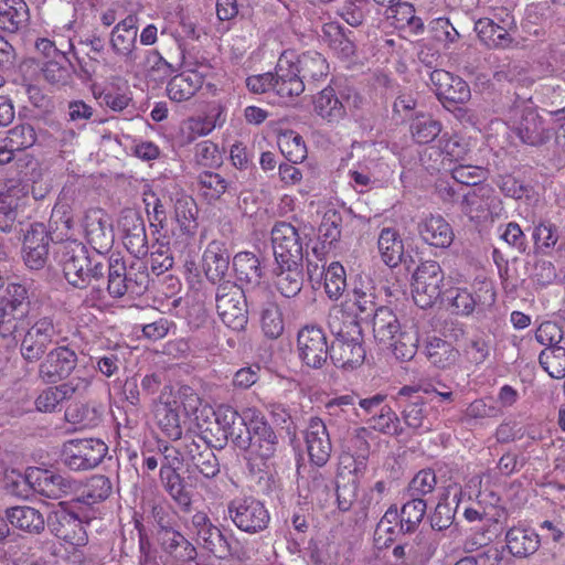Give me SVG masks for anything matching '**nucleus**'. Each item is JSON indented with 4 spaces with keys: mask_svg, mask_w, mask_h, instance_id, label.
Returning a JSON list of instances; mask_svg holds the SVG:
<instances>
[{
    "mask_svg": "<svg viewBox=\"0 0 565 565\" xmlns=\"http://www.w3.org/2000/svg\"><path fill=\"white\" fill-rule=\"evenodd\" d=\"M417 231L426 244L437 248L449 247L455 238L452 227L441 215L431 214L423 218Z\"/></svg>",
    "mask_w": 565,
    "mask_h": 565,
    "instance_id": "nucleus-23",
    "label": "nucleus"
},
{
    "mask_svg": "<svg viewBox=\"0 0 565 565\" xmlns=\"http://www.w3.org/2000/svg\"><path fill=\"white\" fill-rule=\"evenodd\" d=\"M233 266L237 280L247 288L259 286L262 280L260 262L250 252H241L234 256Z\"/></svg>",
    "mask_w": 565,
    "mask_h": 565,
    "instance_id": "nucleus-32",
    "label": "nucleus"
},
{
    "mask_svg": "<svg viewBox=\"0 0 565 565\" xmlns=\"http://www.w3.org/2000/svg\"><path fill=\"white\" fill-rule=\"evenodd\" d=\"M107 451L108 447L102 439H72L64 443L61 459L71 470H89L103 461Z\"/></svg>",
    "mask_w": 565,
    "mask_h": 565,
    "instance_id": "nucleus-7",
    "label": "nucleus"
},
{
    "mask_svg": "<svg viewBox=\"0 0 565 565\" xmlns=\"http://www.w3.org/2000/svg\"><path fill=\"white\" fill-rule=\"evenodd\" d=\"M427 501V499L409 498V500L403 504L399 518L401 529L404 532H414L420 524L426 513Z\"/></svg>",
    "mask_w": 565,
    "mask_h": 565,
    "instance_id": "nucleus-46",
    "label": "nucleus"
},
{
    "mask_svg": "<svg viewBox=\"0 0 565 565\" xmlns=\"http://www.w3.org/2000/svg\"><path fill=\"white\" fill-rule=\"evenodd\" d=\"M431 408L424 402H413L405 406L403 418L405 424L413 429H424L428 431L433 427L429 418Z\"/></svg>",
    "mask_w": 565,
    "mask_h": 565,
    "instance_id": "nucleus-50",
    "label": "nucleus"
},
{
    "mask_svg": "<svg viewBox=\"0 0 565 565\" xmlns=\"http://www.w3.org/2000/svg\"><path fill=\"white\" fill-rule=\"evenodd\" d=\"M19 481L23 482L34 491L47 498L57 499L73 490V483L70 479L51 470L30 467L24 476L18 475Z\"/></svg>",
    "mask_w": 565,
    "mask_h": 565,
    "instance_id": "nucleus-12",
    "label": "nucleus"
},
{
    "mask_svg": "<svg viewBox=\"0 0 565 565\" xmlns=\"http://www.w3.org/2000/svg\"><path fill=\"white\" fill-rule=\"evenodd\" d=\"M425 352L428 361L440 370L451 367L459 358V351L451 343L437 337L427 341Z\"/></svg>",
    "mask_w": 565,
    "mask_h": 565,
    "instance_id": "nucleus-33",
    "label": "nucleus"
},
{
    "mask_svg": "<svg viewBox=\"0 0 565 565\" xmlns=\"http://www.w3.org/2000/svg\"><path fill=\"white\" fill-rule=\"evenodd\" d=\"M182 135L188 141H192L199 137L207 136L213 131V126L204 118L203 115L190 117L182 122Z\"/></svg>",
    "mask_w": 565,
    "mask_h": 565,
    "instance_id": "nucleus-62",
    "label": "nucleus"
},
{
    "mask_svg": "<svg viewBox=\"0 0 565 565\" xmlns=\"http://www.w3.org/2000/svg\"><path fill=\"white\" fill-rule=\"evenodd\" d=\"M306 448L310 461L322 467L331 455V441L324 423L319 418H311L305 431Z\"/></svg>",
    "mask_w": 565,
    "mask_h": 565,
    "instance_id": "nucleus-20",
    "label": "nucleus"
},
{
    "mask_svg": "<svg viewBox=\"0 0 565 565\" xmlns=\"http://www.w3.org/2000/svg\"><path fill=\"white\" fill-rule=\"evenodd\" d=\"M216 423L222 428L226 438H231L239 446V440L245 439L244 423H242V413L238 414L231 406H220L215 412Z\"/></svg>",
    "mask_w": 565,
    "mask_h": 565,
    "instance_id": "nucleus-41",
    "label": "nucleus"
},
{
    "mask_svg": "<svg viewBox=\"0 0 565 565\" xmlns=\"http://www.w3.org/2000/svg\"><path fill=\"white\" fill-rule=\"evenodd\" d=\"M216 310L223 323L233 330H243L247 323L246 299L243 290L231 284L218 287Z\"/></svg>",
    "mask_w": 565,
    "mask_h": 565,
    "instance_id": "nucleus-9",
    "label": "nucleus"
},
{
    "mask_svg": "<svg viewBox=\"0 0 565 565\" xmlns=\"http://www.w3.org/2000/svg\"><path fill=\"white\" fill-rule=\"evenodd\" d=\"M370 426L373 429L386 433L398 435L402 429L399 427V419L395 412H393L390 407L381 408V414L379 416H374L370 419Z\"/></svg>",
    "mask_w": 565,
    "mask_h": 565,
    "instance_id": "nucleus-63",
    "label": "nucleus"
},
{
    "mask_svg": "<svg viewBox=\"0 0 565 565\" xmlns=\"http://www.w3.org/2000/svg\"><path fill=\"white\" fill-rule=\"evenodd\" d=\"M111 492V484L108 478L104 476L92 477L84 487V501L88 504L103 501Z\"/></svg>",
    "mask_w": 565,
    "mask_h": 565,
    "instance_id": "nucleus-58",
    "label": "nucleus"
},
{
    "mask_svg": "<svg viewBox=\"0 0 565 565\" xmlns=\"http://www.w3.org/2000/svg\"><path fill=\"white\" fill-rule=\"evenodd\" d=\"M374 279L371 274L361 273L355 278V326L359 333L364 331L363 324L372 328L374 338L380 342H390L402 331L396 315L387 307L375 308Z\"/></svg>",
    "mask_w": 565,
    "mask_h": 565,
    "instance_id": "nucleus-1",
    "label": "nucleus"
},
{
    "mask_svg": "<svg viewBox=\"0 0 565 565\" xmlns=\"http://www.w3.org/2000/svg\"><path fill=\"white\" fill-rule=\"evenodd\" d=\"M200 193L207 201L218 200L227 189V182L220 174L205 171L199 178Z\"/></svg>",
    "mask_w": 565,
    "mask_h": 565,
    "instance_id": "nucleus-55",
    "label": "nucleus"
},
{
    "mask_svg": "<svg viewBox=\"0 0 565 565\" xmlns=\"http://www.w3.org/2000/svg\"><path fill=\"white\" fill-rule=\"evenodd\" d=\"M199 395L186 385L167 386L154 405V418L162 434L172 439L181 438L185 417L196 411Z\"/></svg>",
    "mask_w": 565,
    "mask_h": 565,
    "instance_id": "nucleus-4",
    "label": "nucleus"
},
{
    "mask_svg": "<svg viewBox=\"0 0 565 565\" xmlns=\"http://www.w3.org/2000/svg\"><path fill=\"white\" fill-rule=\"evenodd\" d=\"M204 75L195 70H188L174 75L167 85L168 97L175 103L190 99L202 87Z\"/></svg>",
    "mask_w": 565,
    "mask_h": 565,
    "instance_id": "nucleus-28",
    "label": "nucleus"
},
{
    "mask_svg": "<svg viewBox=\"0 0 565 565\" xmlns=\"http://www.w3.org/2000/svg\"><path fill=\"white\" fill-rule=\"evenodd\" d=\"M437 484V479L434 470L423 469L418 471L407 487L408 498L425 499V497L433 494Z\"/></svg>",
    "mask_w": 565,
    "mask_h": 565,
    "instance_id": "nucleus-52",
    "label": "nucleus"
},
{
    "mask_svg": "<svg viewBox=\"0 0 565 565\" xmlns=\"http://www.w3.org/2000/svg\"><path fill=\"white\" fill-rule=\"evenodd\" d=\"M89 386V381L85 377H73L68 382L49 387L36 398L35 405L40 412H52L64 399L70 398L76 393L84 392Z\"/></svg>",
    "mask_w": 565,
    "mask_h": 565,
    "instance_id": "nucleus-24",
    "label": "nucleus"
},
{
    "mask_svg": "<svg viewBox=\"0 0 565 565\" xmlns=\"http://www.w3.org/2000/svg\"><path fill=\"white\" fill-rule=\"evenodd\" d=\"M313 109L318 116L329 122L338 121L344 115V107L331 87L322 89L315 97Z\"/></svg>",
    "mask_w": 565,
    "mask_h": 565,
    "instance_id": "nucleus-36",
    "label": "nucleus"
},
{
    "mask_svg": "<svg viewBox=\"0 0 565 565\" xmlns=\"http://www.w3.org/2000/svg\"><path fill=\"white\" fill-rule=\"evenodd\" d=\"M47 524L51 532L72 547L87 543V534L81 520L63 503H60L49 515Z\"/></svg>",
    "mask_w": 565,
    "mask_h": 565,
    "instance_id": "nucleus-14",
    "label": "nucleus"
},
{
    "mask_svg": "<svg viewBox=\"0 0 565 565\" xmlns=\"http://www.w3.org/2000/svg\"><path fill=\"white\" fill-rule=\"evenodd\" d=\"M439 148L449 161L463 160L469 151L468 143L461 137L447 132L439 139Z\"/></svg>",
    "mask_w": 565,
    "mask_h": 565,
    "instance_id": "nucleus-57",
    "label": "nucleus"
},
{
    "mask_svg": "<svg viewBox=\"0 0 565 565\" xmlns=\"http://www.w3.org/2000/svg\"><path fill=\"white\" fill-rule=\"evenodd\" d=\"M173 203V218L184 235H194L198 228V206L194 199L179 189L170 196Z\"/></svg>",
    "mask_w": 565,
    "mask_h": 565,
    "instance_id": "nucleus-25",
    "label": "nucleus"
},
{
    "mask_svg": "<svg viewBox=\"0 0 565 565\" xmlns=\"http://www.w3.org/2000/svg\"><path fill=\"white\" fill-rule=\"evenodd\" d=\"M52 220L67 231H74L78 225L81 233L93 249L102 255L110 249L114 243L113 224L108 213L96 206L79 210L74 216L66 203H57L52 211Z\"/></svg>",
    "mask_w": 565,
    "mask_h": 565,
    "instance_id": "nucleus-2",
    "label": "nucleus"
},
{
    "mask_svg": "<svg viewBox=\"0 0 565 565\" xmlns=\"http://www.w3.org/2000/svg\"><path fill=\"white\" fill-rule=\"evenodd\" d=\"M51 236L43 224H34L24 236L22 257L25 265L33 270L44 267L49 258Z\"/></svg>",
    "mask_w": 565,
    "mask_h": 565,
    "instance_id": "nucleus-18",
    "label": "nucleus"
},
{
    "mask_svg": "<svg viewBox=\"0 0 565 565\" xmlns=\"http://www.w3.org/2000/svg\"><path fill=\"white\" fill-rule=\"evenodd\" d=\"M213 541L206 550H209L216 557L224 559L227 557H236L242 559L244 555L238 550V542L232 536H225L221 531L214 532Z\"/></svg>",
    "mask_w": 565,
    "mask_h": 565,
    "instance_id": "nucleus-56",
    "label": "nucleus"
},
{
    "mask_svg": "<svg viewBox=\"0 0 565 565\" xmlns=\"http://www.w3.org/2000/svg\"><path fill=\"white\" fill-rule=\"evenodd\" d=\"M228 260L230 257L220 243H210L203 255L204 269L209 279L213 281L222 279L228 269Z\"/></svg>",
    "mask_w": 565,
    "mask_h": 565,
    "instance_id": "nucleus-35",
    "label": "nucleus"
},
{
    "mask_svg": "<svg viewBox=\"0 0 565 565\" xmlns=\"http://www.w3.org/2000/svg\"><path fill=\"white\" fill-rule=\"evenodd\" d=\"M532 238L536 253L550 254L558 242V232L555 224L548 220H540L534 222Z\"/></svg>",
    "mask_w": 565,
    "mask_h": 565,
    "instance_id": "nucleus-44",
    "label": "nucleus"
},
{
    "mask_svg": "<svg viewBox=\"0 0 565 565\" xmlns=\"http://www.w3.org/2000/svg\"><path fill=\"white\" fill-rule=\"evenodd\" d=\"M65 418L68 423L85 428L95 426L99 414L95 408H90L87 405L74 404L66 409Z\"/></svg>",
    "mask_w": 565,
    "mask_h": 565,
    "instance_id": "nucleus-59",
    "label": "nucleus"
},
{
    "mask_svg": "<svg viewBox=\"0 0 565 565\" xmlns=\"http://www.w3.org/2000/svg\"><path fill=\"white\" fill-rule=\"evenodd\" d=\"M540 365L553 379L565 376V348H545L539 356Z\"/></svg>",
    "mask_w": 565,
    "mask_h": 565,
    "instance_id": "nucleus-49",
    "label": "nucleus"
},
{
    "mask_svg": "<svg viewBox=\"0 0 565 565\" xmlns=\"http://www.w3.org/2000/svg\"><path fill=\"white\" fill-rule=\"evenodd\" d=\"M444 273L435 260L423 262L413 273L412 295L423 309L431 307L440 297Z\"/></svg>",
    "mask_w": 565,
    "mask_h": 565,
    "instance_id": "nucleus-8",
    "label": "nucleus"
},
{
    "mask_svg": "<svg viewBox=\"0 0 565 565\" xmlns=\"http://www.w3.org/2000/svg\"><path fill=\"white\" fill-rule=\"evenodd\" d=\"M119 228L126 234V244H132L138 247V252L146 246V231L142 221L134 211L122 212L119 221Z\"/></svg>",
    "mask_w": 565,
    "mask_h": 565,
    "instance_id": "nucleus-43",
    "label": "nucleus"
},
{
    "mask_svg": "<svg viewBox=\"0 0 565 565\" xmlns=\"http://www.w3.org/2000/svg\"><path fill=\"white\" fill-rule=\"evenodd\" d=\"M271 244L276 263L302 262V239L294 225L285 222L276 224L271 230Z\"/></svg>",
    "mask_w": 565,
    "mask_h": 565,
    "instance_id": "nucleus-16",
    "label": "nucleus"
},
{
    "mask_svg": "<svg viewBox=\"0 0 565 565\" xmlns=\"http://www.w3.org/2000/svg\"><path fill=\"white\" fill-rule=\"evenodd\" d=\"M163 545L181 561H192L195 558V547L179 532L166 531Z\"/></svg>",
    "mask_w": 565,
    "mask_h": 565,
    "instance_id": "nucleus-53",
    "label": "nucleus"
},
{
    "mask_svg": "<svg viewBox=\"0 0 565 565\" xmlns=\"http://www.w3.org/2000/svg\"><path fill=\"white\" fill-rule=\"evenodd\" d=\"M514 130L521 141L530 146H540L550 138L543 118L530 106L520 109L519 119L514 121Z\"/></svg>",
    "mask_w": 565,
    "mask_h": 565,
    "instance_id": "nucleus-21",
    "label": "nucleus"
},
{
    "mask_svg": "<svg viewBox=\"0 0 565 565\" xmlns=\"http://www.w3.org/2000/svg\"><path fill=\"white\" fill-rule=\"evenodd\" d=\"M504 539L509 553L516 558L533 555L541 545L539 534L530 527L513 526L507 531Z\"/></svg>",
    "mask_w": 565,
    "mask_h": 565,
    "instance_id": "nucleus-27",
    "label": "nucleus"
},
{
    "mask_svg": "<svg viewBox=\"0 0 565 565\" xmlns=\"http://www.w3.org/2000/svg\"><path fill=\"white\" fill-rule=\"evenodd\" d=\"M55 335L53 320L43 317L36 320L24 334L21 342V354L28 361H36L44 353Z\"/></svg>",
    "mask_w": 565,
    "mask_h": 565,
    "instance_id": "nucleus-17",
    "label": "nucleus"
},
{
    "mask_svg": "<svg viewBox=\"0 0 565 565\" xmlns=\"http://www.w3.org/2000/svg\"><path fill=\"white\" fill-rule=\"evenodd\" d=\"M75 353L61 347L52 350L40 365V376L47 383H55L66 377L75 367Z\"/></svg>",
    "mask_w": 565,
    "mask_h": 565,
    "instance_id": "nucleus-22",
    "label": "nucleus"
},
{
    "mask_svg": "<svg viewBox=\"0 0 565 565\" xmlns=\"http://www.w3.org/2000/svg\"><path fill=\"white\" fill-rule=\"evenodd\" d=\"M136 38L137 19L128 15L113 29L110 44L118 55L129 56L135 49Z\"/></svg>",
    "mask_w": 565,
    "mask_h": 565,
    "instance_id": "nucleus-31",
    "label": "nucleus"
},
{
    "mask_svg": "<svg viewBox=\"0 0 565 565\" xmlns=\"http://www.w3.org/2000/svg\"><path fill=\"white\" fill-rule=\"evenodd\" d=\"M393 354L399 361H411L418 348V334L412 328L404 329L391 340Z\"/></svg>",
    "mask_w": 565,
    "mask_h": 565,
    "instance_id": "nucleus-48",
    "label": "nucleus"
},
{
    "mask_svg": "<svg viewBox=\"0 0 565 565\" xmlns=\"http://www.w3.org/2000/svg\"><path fill=\"white\" fill-rule=\"evenodd\" d=\"M260 328L265 337L278 339L285 330V318L276 302H267L260 310Z\"/></svg>",
    "mask_w": 565,
    "mask_h": 565,
    "instance_id": "nucleus-42",
    "label": "nucleus"
},
{
    "mask_svg": "<svg viewBox=\"0 0 565 565\" xmlns=\"http://www.w3.org/2000/svg\"><path fill=\"white\" fill-rule=\"evenodd\" d=\"M58 253L64 276L74 287H86L93 279L103 276L105 265L100 256L90 255L82 242L65 239Z\"/></svg>",
    "mask_w": 565,
    "mask_h": 565,
    "instance_id": "nucleus-5",
    "label": "nucleus"
},
{
    "mask_svg": "<svg viewBox=\"0 0 565 565\" xmlns=\"http://www.w3.org/2000/svg\"><path fill=\"white\" fill-rule=\"evenodd\" d=\"M324 287L328 296L338 299L345 288V271L339 263H332L324 274Z\"/></svg>",
    "mask_w": 565,
    "mask_h": 565,
    "instance_id": "nucleus-60",
    "label": "nucleus"
},
{
    "mask_svg": "<svg viewBox=\"0 0 565 565\" xmlns=\"http://www.w3.org/2000/svg\"><path fill=\"white\" fill-rule=\"evenodd\" d=\"M20 192L18 188L0 184V230L2 232H10L13 228L21 206Z\"/></svg>",
    "mask_w": 565,
    "mask_h": 565,
    "instance_id": "nucleus-34",
    "label": "nucleus"
},
{
    "mask_svg": "<svg viewBox=\"0 0 565 565\" xmlns=\"http://www.w3.org/2000/svg\"><path fill=\"white\" fill-rule=\"evenodd\" d=\"M161 478L166 488L175 502L183 507L189 508L191 504V495L182 484L180 476L173 468H161Z\"/></svg>",
    "mask_w": 565,
    "mask_h": 565,
    "instance_id": "nucleus-54",
    "label": "nucleus"
},
{
    "mask_svg": "<svg viewBox=\"0 0 565 565\" xmlns=\"http://www.w3.org/2000/svg\"><path fill=\"white\" fill-rule=\"evenodd\" d=\"M535 339L546 348L559 347L558 343L563 339V330L556 322L545 321L536 329Z\"/></svg>",
    "mask_w": 565,
    "mask_h": 565,
    "instance_id": "nucleus-64",
    "label": "nucleus"
},
{
    "mask_svg": "<svg viewBox=\"0 0 565 565\" xmlns=\"http://www.w3.org/2000/svg\"><path fill=\"white\" fill-rule=\"evenodd\" d=\"M13 154L31 148L36 141L34 128L29 124L17 125L4 136Z\"/></svg>",
    "mask_w": 565,
    "mask_h": 565,
    "instance_id": "nucleus-51",
    "label": "nucleus"
},
{
    "mask_svg": "<svg viewBox=\"0 0 565 565\" xmlns=\"http://www.w3.org/2000/svg\"><path fill=\"white\" fill-rule=\"evenodd\" d=\"M329 326L337 339L335 344L332 347L333 354L331 358L335 365L345 369L350 366V359L343 361L337 358L335 353L338 349L350 354L353 353V302L348 300L339 306H334L330 313Z\"/></svg>",
    "mask_w": 565,
    "mask_h": 565,
    "instance_id": "nucleus-11",
    "label": "nucleus"
},
{
    "mask_svg": "<svg viewBox=\"0 0 565 565\" xmlns=\"http://www.w3.org/2000/svg\"><path fill=\"white\" fill-rule=\"evenodd\" d=\"M228 515L243 532L257 533L265 530L270 516L265 505L254 498H237L228 504Z\"/></svg>",
    "mask_w": 565,
    "mask_h": 565,
    "instance_id": "nucleus-10",
    "label": "nucleus"
},
{
    "mask_svg": "<svg viewBox=\"0 0 565 565\" xmlns=\"http://www.w3.org/2000/svg\"><path fill=\"white\" fill-rule=\"evenodd\" d=\"M9 522L23 531L38 533L44 529V518L31 507H13L7 511Z\"/></svg>",
    "mask_w": 565,
    "mask_h": 565,
    "instance_id": "nucleus-37",
    "label": "nucleus"
},
{
    "mask_svg": "<svg viewBox=\"0 0 565 565\" xmlns=\"http://www.w3.org/2000/svg\"><path fill=\"white\" fill-rule=\"evenodd\" d=\"M26 4L23 0H0V28L15 32L26 21Z\"/></svg>",
    "mask_w": 565,
    "mask_h": 565,
    "instance_id": "nucleus-40",
    "label": "nucleus"
},
{
    "mask_svg": "<svg viewBox=\"0 0 565 565\" xmlns=\"http://www.w3.org/2000/svg\"><path fill=\"white\" fill-rule=\"evenodd\" d=\"M411 132L417 143L426 145L441 132V124L430 115L420 114L412 120Z\"/></svg>",
    "mask_w": 565,
    "mask_h": 565,
    "instance_id": "nucleus-45",
    "label": "nucleus"
},
{
    "mask_svg": "<svg viewBox=\"0 0 565 565\" xmlns=\"http://www.w3.org/2000/svg\"><path fill=\"white\" fill-rule=\"evenodd\" d=\"M451 177L458 183L478 186L486 178V171L481 167L459 164L451 170Z\"/></svg>",
    "mask_w": 565,
    "mask_h": 565,
    "instance_id": "nucleus-61",
    "label": "nucleus"
},
{
    "mask_svg": "<svg viewBox=\"0 0 565 565\" xmlns=\"http://www.w3.org/2000/svg\"><path fill=\"white\" fill-rule=\"evenodd\" d=\"M295 52L285 51L273 72L254 74L246 78V87L253 94H265L273 103H286L305 90L303 81L298 76Z\"/></svg>",
    "mask_w": 565,
    "mask_h": 565,
    "instance_id": "nucleus-3",
    "label": "nucleus"
},
{
    "mask_svg": "<svg viewBox=\"0 0 565 565\" xmlns=\"http://www.w3.org/2000/svg\"><path fill=\"white\" fill-rule=\"evenodd\" d=\"M277 142L281 153L290 162L298 163L307 157V148L302 137L292 130L281 132Z\"/></svg>",
    "mask_w": 565,
    "mask_h": 565,
    "instance_id": "nucleus-47",
    "label": "nucleus"
},
{
    "mask_svg": "<svg viewBox=\"0 0 565 565\" xmlns=\"http://www.w3.org/2000/svg\"><path fill=\"white\" fill-rule=\"evenodd\" d=\"M430 82L435 94L443 105L450 109L457 104H465L470 99L469 85L459 76L445 70H435L430 73Z\"/></svg>",
    "mask_w": 565,
    "mask_h": 565,
    "instance_id": "nucleus-15",
    "label": "nucleus"
},
{
    "mask_svg": "<svg viewBox=\"0 0 565 565\" xmlns=\"http://www.w3.org/2000/svg\"><path fill=\"white\" fill-rule=\"evenodd\" d=\"M495 200L493 188L480 184L462 196L460 209L470 220H481L487 216Z\"/></svg>",
    "mask_w": 565,
    "mask_h": 565,
    "instance_id": "nucleus-26",
    "label": "nucleus"
},
{
    "mask_svg": "<svg viewBox=\"0 0 565 565\" xmlns=\"http://www.w3.org/2000/svg\"><path fill=\"white\" fill-rule=\"evenodd\" d=\"M475 31L482 43L490 49L507 50L518 46L508 30L494 23L491 19H479L475 23Z\"/></svg>",
    "mask_w": 565,
    "mask_h": 565,
    "instance_id": "nucleus-29",
    "label": "nucleus"
},
{
    "mask_svg": "<svg viewBox=\"0 0 565 565\" xmlns=\"http://www.w3.org/2000/svg\"><path fill=\"white\" fill-rule=\"evenodd\" d=\"M377 245L382 259L387 266L394 267L402 260L404 246L396 231L383 228Z\"/></svg>",
    "mask_w": 565,
    "mask_h": 565,
    "instance_id": "nucleus-39",
    "label": "nucleus"
},
{
    "mask_svg": "<svg viewBox=\"0 0 565 565\" xmlns=\"http://www.w3.org/2000/svg\"><path fill=\"white\" fill-rule=\"evenodd\" d=\"M245 439L239 440V447H247L249 455L268 459L275 452L276 436L264 416L254 407L242 411Z\"/></svg>",
    "mask_w": 565,
    "mask_h": 565,
    "instance_id": "nucleus-6",
    "label": "nucleus"
},
{
    "mask_svg": "<svg viewBox=\"0 0 565 565\" xmlns=\"http://www.w3.org/2000/svg\"><path fill=\"white\" fill-rule=\"evenodd\" d=\"M294 67H297L298 76L301 79L302 77L318 79L329 72L327 60L318 52H306L300 56L295 53Z\"/></svg>",
    "mask_w": 565,
    "mask_h": 565,
    "instance_id": "nucleus-38",
    "label": "nucleus"
},
{
    "mask_svg": "<svg viewBox=\"0 0 565 565\" xmlns=\"http://www.w3.org/2000/svg\"><path fill=\"white\" fill-rule=\"evenodd\" d=\"M29 310L28 290L21 284H9L0 296V324H12Z\"/></svg>",
    "mask_w": 565,
    "mask_h": 565,
    "instance_id": "nucleus-19",
    "label": "nucleus"
},
{
    "mask_svg": "<svg viewBox=\"0 0 565 565\" xmlns=\"http://www.w3.org/2000/svg\"><path fill=\"white\" fill-rule=\"evenodd\" d=\"M276 287L284 297L298 295L302 287L301 262L277 263Z\"/></svg>",
    "mask_w": 565,
    "mask_h": 565,
    "instance_id": "nucleus-30",
    "label": "nucleus"
},
{
    "mask_svg": "<svg viewBox=\"0 0 565 565\" xmlns=\"http://www.w3.org/2000/svg\"><path fill=\"white\" fill-rule=\"evenodd\" d=\"M297 352L299 359L309 367H321L329 354L327 337L321 328L306 326L297 335Z\"/></svg>",
    "mask_w": 565,
    "mask_h": 565,
    "instance_id": "nucleus-13",
    "label": "nucleus"
}]
</instances>
